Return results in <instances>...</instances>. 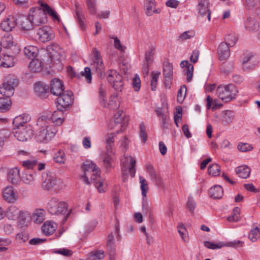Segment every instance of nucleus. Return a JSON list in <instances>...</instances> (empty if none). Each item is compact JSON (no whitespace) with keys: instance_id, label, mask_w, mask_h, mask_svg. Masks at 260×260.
<instances>
[{"instance_id":"nucleus-36","label":"nucleus","mask_w":260,"mask_h":260,"mask_svg":"<svg viewBox=\"0 0 260 260\" xmlns=\"http://www.w3.org/2000/svg\"><path fill=\"white\" fill-rule=\"evenodd\" d=\"M41 6L45 13L48 14L53 19L59 21V18L56 12L52 9L47 4L41 3Z\"/></svg>"},{"instance_id":"nucleus-22","label":"nucleus","mask_w":260,"mask_h":260,"mask_svg":"<svg viewBox=\"0 0 260 260\" xmlns=\"http://www.w3.org/2000/svg\"><path fill=\"white\" fill-rule=\"evenodd\" d=\"M7 179L9 182L14 184L19 183L20 180V171L17 168L8 169Z\"/></svg>"},{"instance_id":"nucleus-52","label":"nucleus","mask_w":260,"mask_h":260,"mask_svg":"<svg viewBox=\"0 0 260 260\" xmlns=\"http://www.w3.org/2000/svg\"><path fill=\"white\" fill-rule=\"evenodd\" d=\"M186 87L185 85H182L178 91L177 94V101L179 103H182L183 101L186 92Z\"/></svg>"},{"instance_id":"nucleus-60","label":"nucleus","mask_w":260,"mask_h":260,"mask_svg":"<svg viewBox=\"0 0 260 260\" xmlns=\"http://www.w3.org/2000/svg\"><path fill=\"white\" fill-rule=\"evenodd\" d=\"M54 252L65 256H71L73 254V252L71 250L64 248L56 249L54 250Z\"/></svg>"},{"instance_id":"nucleus-21","label":"nucleus","mask_w":260,"mask_h":260,"mask_svg":"<svg viewBox=\"0 0 260 260\" xmlns=\"http://www.w3.org/2000/svg\"><path fill=\"white\" fill-rule=\"evenodd\" d=\"M16 59L13 55L3 54L0 56V67L5 68L13 67Z\"/></svg>"},{"instance_id":"nucleus-51","label":"nucleus","mask_w":260,"mask_h":260,"mask_svg":"<svg viewBox=\"0 0 260 260\" xmlns=\"http://www.w3.org/2000/svg\"><path fill=\"white\" fill-rule=\"evenodd\" d=\"M237 41V37L234 35L230 34L225 37V42H223V43H225L230 47H233L235 45Z\"/></svg>"},{"instance_id":"nucleus-2","label":"nucleus","mask_w":260,"mask_h":260,"mask_svg":"<svg viewBox=\"0 0 260 260\" xmlns=\"http://www.w3.org/2000/svg\"><path fill=\"white\" fill-rule=\"evenodd\" d=\"M91 55V68L86 67L84 68V71L81 72L82 75L85 77L88 83L91 82V71L93 74H95L99 77H102L105 72V66L100 52L96 48H93Z\"/></svg>"},{"instance_id":"nucleus-30","label":"nucleus","mask_w":260,"mask_h":260,"mask_svg":"<svg viewBox=\"0 0 260 260\" xmlns=\"http://www.w3.org/2000/svg\"><path fill=\"white\" fill-rule=\"evenodd\" d=\"M24 53L26 57L32 59L36 58L38 56L39 49L36 46L29 45L24 48Z\"/></svg>"},{"instance_id":"nucleus-57","label":"nucleus","mask_w":260,"mask_h":260,"mask_svg":"<svg viewBox=\"0 0 260 260\" xmlns=\"http://www.w3.org/2000/svg\"><path fill=\"white\" fill-rule=\"evenodd\" d=\"M224 247H231L234 248H237L238 247H242L243 245V242L235 240L233 241L223 242Z\"/></svg>"},{"instance_id":"nucleus-40","label":"nucleus","mask_w":260,"mask_h":260,"mask_svg":"<svg viewBox=\"0 0 260 260\" xmlns=\"http://www.w3.org/2000/svg\"><path fill=\"white\" fill-rule=\"evenodd\" d=\"M235 69V63L233 61H226L223 63L221 66V72L226 75L232 73Z\"/></svg>"},{"instance_id":"nucleus-24","label":"nucleus","mask_w":260,"mask_h":260,"mask_svg":"<svg viewBox=\"0 0 260 260\" xmlns=\"http://www.w3.org/2000/svg\"><path fill=\"white\" fill-rule=\"evenodd\" d=\"M121 130L117 131L116 133L108 134L105 136L106 149L108 153H113L114 146V138L117 134L121 132Z\"/></svg>"},{"instance_id":"nucleus-34","label":"nucleus","mask_w":260,"mask_h":260,"mask_svg":"<svg viewBox=\"0 0 260 260\" xmlns=\"http://www.w3.org/2000/svg\"><path fill=\"white\" fill-rule=\"evenodd\" d=\"M223 190L220 185H215L209 190L210 196L214 199H220L223 195Z\"/></svg>"},{"instance_id":"nucleus-26","label":"nucleus","mask_w":260,"mask_h":260,"mask_svg":"<svg viewBox=\"0 0 260 260\" xmlns=\"http://www.w3.org/2000/svg\"><path fill=\"white\" fill-rule=\"evenodd\" d=\"M235 115L233 111L231 110H225L222 111L220 121L222 124L227 125L229 124L234 119Z\"/></svg>"},{"instance_id":"nucleus-18","label":"nucleus","mask_w":260,"mask_h":260,"mask_svg":"<svg viewBox=\"0 0 260 260\" xmlns=\"http://www.w3.org/2000/svg\"><path fill=\"white\" fill-rule=\"evenodd\" d=\"M144 8L145 14L147 16H151L154 13H160V9L156 8V2L155 0H144Z\"/></svg>"},{"instance_id":"nucleus-54","label":"nucleus","mask_w":260,"mask_h":260,"mask_svg":"<svg viewBox=\"0 0 260 260\" xmlns=\"http://www.w3.org/2000/svg\"><path fill=\"white\" fill-rule=\"evenodd\" d=\"M140 136L143 143H146L147 140V134L146 127L143 122L140 124Z\"/></svg>"},{"instance_id":"nucleus-64","label":"nucleus","mask_w":260,"mask_h":260,"mask_svg":"<svg viewBox=\"0 0 260 260\" xmlns=\"http://www.w3.org/2000/svg\"><path fill=\"white\" fill-rule=\"evenodd\" d=\"M54 161L58 164H62L65 162V155L63 152H58L56 156L54 157Z\"/></svg>"},{"instance_id":"nucleus-53","label":"nucleus","mask_w":260,"mask_h":260,"mask_svg":"<svg viewBox=\"0 0 260 260\" xmlns=\"http://www.w3.org/2000/svg\"><path fill=\"white\" fill-rule=\"evenodd\" d=\"M220 169L219 166L217 164H213L208 168V172L209 174H211L214 176H216L219 175Z\"/></svg>"},{"instance_id":"nucleus-45","label":"nucleus","mask_w":260,"mask_h":260,"mask_svg":"<svg viewBox=\"0 0 260 260\" xmlns=\"http://www.w3.org/2000/svg\"><path fill=\"white\" fill-rule=\"evenodd\" d=\"M204 245L206 247L211 249H217L224 247L223 242H222L213 243L206 241L204 242Z\"/></svg>"},{"instance_id":"nucleus-23","label":"nucleus","mask_w":260,"mask_h":260,"mask_svg":"<svg viewBox=\"0 0 260 260\" xmlns=\"http://www.w3.org/2000/svg\"><path fill=\"white\" fill-rule=\"evenodd\" d=\"M230 46L225 43L221 42L217 49L219 59L220 60L226 59L230 56Z\"/></svg>"},{"instance_id":"nucleus-49","label":"nucleus","mask_w":260,"mask_h":260,"mask_svg":"<svg viewBox=\"0 0 260 260\" xmlns=\"http://www.w3.org/2000/svg\"><path fill=\"white\" fill-rule=\"evenodd\" d=\"M33 218L35 223L40 224L44 220L43 211L40 210H37L33 215Z\"/></svg>"},{"instance_id":"nucleus-16","label":"nucleus","mask_w":260,"mask_h":260,"mask_svg":"<svg viewBox=\"0 0 260 260\" xmlns=\"http://www.w3.org/2000/svg\"><path fill=\"white\" fill-rule=\"evenodd\" d=\"M27 214V212L19 210L18 208L14 205L10 206L6 211L7 217L11 220H16L19 218L22 219Z\"/></svg>"},{"instance_id":"nucleus-19","label":"nucleus","mask_w":260,"mask_h":260,"mask_svg":"<svg viewBox=\"0 0 260 260\" xmlns=\"http://www.w3.org/2000/svg\"><path fill=\"white\" fill-rule=\"evenodd\" d=\"M64 90V86L61 81L57 78H54L51 81V93L56 96L60 95Z\"/></svg>"},{"instance_id":"nucleus-33","label":"nucleus","mask_w":260,"mask_h":260,"mask_svg":"<svg viewBox=\"0 0 260 260\" xmlns=\"http://www.w3.org/2000/svg\"><path fill=\"white\" fill-rule=\"evenodd\" d=\"M35 91L38 96L45 98L48 91V87L41 83H38L35 85Z\"/></svg>"},{"instance_id":"nucleus-14","label":"nucleus","mask_w":260,"mask_h":260,"mask_svg":"<svg viewBox=\"0 0 260 260\" xmlns=\"http://www.w3.org/2000/svg\"><path fill=\"white\" fill-rule=\"evenodd\" d=\"M58 96L57 103L63 109L69 107L73 103V93L71 91H65Z\"/></svg>"},{"instance_id":"nucleus-39","label":"nucleus","mask_w":260,"mask_h":260,"mask_svg":"<svg viewBox=\"0 0 260 260\" xmlns=\"http://www.w3.org/2000/svg\"><path fill=\"white\" fill-rule=\"evenodd\" d=\"M13 37L10 34L5 35L1 39V45L5 48H10L13 45Z\"/></svg>"},{"instance_id":"nucleus-37","label":"nucleus","mask_w":260,"mask_h":260,"mask_svg":"<svg viewBox=\"0 0 260 260\" xmlns=\"http://www.w3.org/2000/svg\"><path fill=\"white\" fill-rule=\"evenodd\" d=\"M29 67L32 72H39L42 70L43 64L40 60L36 58L31 59Z\"/></svg>"},{"instance_id":"nucleus-63","label":"nucleus","mask_w":260,"mask_h":260,"mask_svg":"<svg viewBox=\"0 0 260 260\" xmlns=\"http://www.w3.org/2000/svg\"><path fill=\"white\" fill-rule=\"evenodd\" d=\"M238 149L240 151L246 152L251 150L253 149V147L249 144L241 143L238 145Z\"/></svg>"},{"instance_id":"nucleus-35","label":"nucleus","mask_w":260,"mask_h":260,"mask_svg":"<svg viewBox=\"0 0 260 260\" xmlns=\"http://www.w3.org/2000/svg\"><path fill=\"white\" fill-rule=\"evenodd\" d=\"M10 97H2L0 98V112H6L10 109L12 102Z\"/></svg>"},{"instance_id":"nucleus-48","label":"nucleus","mask_w":260,"mask_h":260,"mask_svg":"<svg viewBox=\"0 0 260 260\" xmlns=\"http://www.w3.org/2000/svg\"><path fill=\"white\" fill-rule=\"evenodd\" d=\"M260 235V229L257 227H255L250 231L248 235L249 238L253 242L257 241L258 237Z\"/></svg>"},{"instance_id":"nucleus-38","label":"nucleus","mask_w":260,"mask_h":260,"mask_svg":"<svg viewBox=\"0 0 260 260\" xmlns=\"http://www.w3.org/2000/svg\"><path fill=\"white\" fill-rule=\"evenodd\" d=\"M236 174L242 178H247L249 176L250 169L246 166L238 167L236 170Z\"/></svg>"},{"instance_id":"nucleus-55","label":"nucleus","mask_w":260,"mask_h":260,"mask_svg":"<svg viewBox=\"0 0 260 260\" xmlns=\"http://www.w3.org/2000/svg\"><path fill=\"white\" fill-rule=\"evenodd\" d=\"M113 153H107L103 156V161L104 166L107 168H109L111 166V161L112 159L111 155Z\"/></svg>"},{"instance_id":"nucleus-9","label":"nucleus","mask_w":260,"mask_h":260,"mask_svg":"<svg viewBox=\"0 0 260 260\" xmlns=\"http://www.w3.org/2000/svg\"><path fill=\"white\" fill-rule=\"evenodd\" d=\"M13 133L15 137L18 141L22 142L26 141L30 139L34 135L33 131L30 125L14 128Z\"/></svg>"},{"instance_id":"nucleus-12","label":"nucleus","mask_w":260,"mask_h":260,"mask_svg":"<svg viewBox=\"0 0 260 260\" xmlns=\"http://www.w3.org/2000/svg\"><path fill=\"white\" fill-rule=\"evenodd\" d=\"M121 162L122 164V175L124 176L126 174V171L128 169L129 173L132 177H134L136 173L135 166L136 161L135 159L131 156H125L124 158L121 159Z\"/></svg>"},{"instance_id":"nucleus-58","label":"nucleus","mask_w":260,"mask_h":260,"mask_svg":"<svg viewBox=\"0 0 260 260\" xmlns=\"http://www.w3.org/2000/svg\"><path fill=\"white\" fill-rule=\"evenodd\" d=\"M155 49L151 48L145 53V61L147 64H151L153 61Z\"/></svg>"},{"instance_id":"nucleus-56","label":"nucleus","mask_w":260,"mask_h":260,"mask_svg":"<svg viewBox=\"0 0 260 260\" xmlns=\"http://www.w3.org/2000/svg\"><path fill=\"white\" fill-rule=\"evenodd\" d=\"M147 172L149 173L151 179L155 180L156 181L159 179V176L155 171L153 167L151 165H147L146 167Z\"/></svg>"},{"instance_id":"nucleus-6","label":"nucleus","mask_w":260,"mask_h":260,"mask_svg":"<svg viewBox=\"0 0 260 260\" xmlns=\"http://www.w3.org/2000/svg\"><path fill=\"white\" fill-rule=\"evenodd\" d=\"M47 209L48 212L53 215H62L65 214L68 209L66 202L57 198H52L48 202Z\"/></svg>"},{"instance_id":"nucleus-11","label":"nucleus","mask_w":260,"mask_h":260,"mask_svg":"<svg viewBox=\"0 0 260 260\" xmlns=\"http://www.w3.org/2000/svg\"><path fill=\"white\" fill-rule=\"evenodd\" d=\"M39 118H44L51 126H56L60 125L64 121V116L62 110L59 109L55 111L50 116L43 115Z\"/></svg>"},{"instance_id":"nucleus-46","label":"nucleus","mask_w":260,"mask_h":260,"mask_svg":"<svg viewBox=\"0 0 260 260\" xmlns=\"http://www.w3.org/2000/svg\"><path fill=\"white\" fill-rule=\"evenodd\" d=\"M105 256L103 250H99L91 252L89 254V259L90 260H98L103 259Z\"/></svg>"},{"instance_id":"nucleus-10","label":"nucleus","mask_w":260,"mask_h":260,"mask_svg":"<svg viewBox=\"0 0 260 260\" xmlns=\"http://www.w3.org/2000/svg\"><path fill=\"white\" fill-rule=\"evenodd\" d=\"M108 74V82L112 85L115 90L121 91L123 86V82L121 75L115 70H109Z\"/></svg>"},{"instance_id":"nucleus-42","label":"nucleus","mask_w":260,"mask_h":260,"mask_svg":"<svg viewBox=\"0 0 260 260\" xmlns=\"http://www.w3.org/2000/svg\"><path fill=\"white\" fill-rule=\"evenodd\" d=\"M178 232L182 238V239L185 242H188V237L187 234V231L184 224L182 223H179L177 226Z\"/></svg>"},{"instance_id":"nucleus-32","label":"nucleus","mask_w":260,"mask_h":260,"mask_svg":"<svg viewBox=\"0 0 260 260\" xmlns=\"http://www.w3.org/2000/svg\"><path fill=\"white\" fill-rule=\"evenodd\" d=\"M76 10L75 13L76 15V19L78 22L79 25L81 28L82 30H84L85 28V25L84 23L85 20V16L84 13L81 10V9L79 7L78 4H76Z\"/></svg>"},{"instance_id":"nucleus-29","label":"nucleus","mask_w":260,"mask_h":260,"mask_svg":"<svg viewBox=\"0 0 260 260\" xmlns=\"http://www.w3.org/2000/svg\"><path fill=\"white\" fill-rule=\"evenodd\" d=\"M16 23L13 17L7 18L1 23V28L5 31H10L15 27Z\"/></svg>"},{"instance_id":"nucleus-41","label":"nucleus","mask_w":260,"mask_h":260,"mask_svg":"<svg viewBox=\"0 0 260 260\" xmlns=\"http://www.w3.org/2000/svg\"><path fill=\"white\" fill-rule=\"evenodd\" d=\"M35 176V173H30L28 171H26L23 173L21 180L24 183L26 184H30L34 182Z\"/></svg>"},{"instance_id":"nucleus-61","label":"nucleus","mask_w":260,"mask_h":260,"mask_svg":"<svg viewBox=\"0 0 260 260\" xmlns=\"http://www.w3.org/2000/svg\"><path fill=\"white\" fill-rule=\"evenodd\" d=\"M187 209L192 213L196 207V203L191 197H189L186 203Z\"/></svg>"},{"instance_id":"nucleus-4","label":"nucleus","mask_w":260,"mask_h":260,"mask_svg":"<svg viewBox=\"0 0 260 260\" xmlns=\"http://www.w3.org/2000/svg\"><path fill=\"white\" fill-rule=\"evenodd\" d=\"M218 97L223 102L226 103L236 99L238 93L237 87L232 83L226 85H220L217 89Z\"/></svg>"},{"instance_id":"nucleus-20","label":"nucleus","mask_w":260,"mask_h":260,"mask_svg":"<svg viewBox=\"0 0 260 260\" xmlns=\"http://www.w3.org/2000/svg\"><path fill=\"white\" fill-rule=\"evenodd\" d=\"M30 119L31 117L29 114L24 113L15 117L13 119V124L15 128L25 127L26 125H28L26 123L28 122Z\"/></svg>"},{"instance_id":"nucleus-50","label":"nucleus","mask_w":260,"mask_h":260,"mask_svg":"<svg viewBox=\"0 0 260 260\" xmlns=\"http://www.w3.org/2000/svg\"><path fill=\"white\" fill-rule=\"evenodd\" d=\"M140 183L141 184V189L143 197L146 196L147 192L148 190V184L146 179L142 176L139 177Z\"/></svg>"},{"instance_id":"nucleus-1","label":"nucleus","mask_w":260,"mask_h":260,"mask_svg":"<svg viewBox=\"0 0 260 260\" xmlns=\"http://www.w3.org/2000/svg\"><path fill=\"white\" fill-rule=\"evenodd\" d=\"M84 174L81 177L83 182L89 185L93 182L100 192H104L107 184L100 175V170L96 165L91 160H86L83 164Z\"/></svg>"},{"instance_id":"nucleus-3","label":"nucleus","mask_w":260,"mask_h":260,"mask_svg":"<svg viewBox=\"0 0 260 260\" xmlns=\"http://www.w3.org/2000/svg\"><path fill=\"white\" fill-rule=\"evenodd\" d=\"M37 126L35 139L39 143H47L54 137L57 132L55 126L48 124L44 118L38 119Z\"/></svg>"},{"instance_id":"nucleus-47","label":"nucleus","mask_w":260,"mask_h":260,"mask_svg":"<svg viewBox=\"0 0 260 260\" xmlns=\"http://www.w3.org/2000/svg\"><path fill=\"white\" fill-rule=\"evenodd\" d=\"M160 74V73L159 72H152L151 73V86L152 90H155Z\"/></svg>"},{"instance_id":"nucleus-5","label":"nucleus","mask_w":260,"mask_h":260,"mask_svg":"<svg viewBox=\"0 0 260 260\" xmlns=\"http://www.w3.org/2000/svg\"><path fill=\"white\" fill-rule=\"evenodd\" d=\"M18 84V80L12 74L6 76L0 85V93L6 96L11 97L14 93L15 88Z\"/></svg>"},{"instance_id":"nucleus-13","label":"nucleus","mask_w":260,"mask_h":260,"mask_svg":"<svg viewBox=\"0 0 260 260\" xmlns=\"http://www.w3.org/2000/svg\"><path fill=\"white\" fill-rule=\"evenodd\" d=\"M38 39L43 43L47 42L54 38V34L52 29L45 26L39 28L37 31Z\"/></svg>"},{"instance_id":"nucleus-28","label":"nucleus","mask_w":260,"mask_h":260,"mask_svg":"<svg viewBox=\"0 0 260 260\" xmlns=\"http://www.w3.org/2000/svg\"><path fill=\"white\" fill-rule=\"evenodd\" d=\"M57 224L52 221H46L42 226L43 232L46 235L52 234L56 230Z\"/></svg>"},{"instance_id":"nucleus-44","label":"nucleus","mask_w":260,"mask_h":260,"mask_svg":"<svg viewBox=\"0 0 260 260\" xmlns=\"http://www.w3.org/2000/svg\"><path fill=\"white\" fill-rule=\"evenodd\" d=\"M96 0H86V4L91 15H96L97 11Z\"/></svg>"},{"instance_id":"nucleus-7","label":"nucleus","mask_w":260,"mask_h":260,"mask_svg":"<svg viewBox=\"0 0 260 260\" xmlns=\"http://www.w3.org/2000/svg\"><path fill=\"white\" fill-rule=\"evenodd\" d=\"M99 93L100 102L103 107L111 109H117L119 107V100L117 94L112 95L110 98L109 103H107V91L105 86L101 85Z\"/></svg>"},{"instance_id":"nucleus-59","label":"nucleus","mask_w":260,"mask_h":260,"mask_svg":"<svg viewBox=\"0 0 260 260\" xmlns=\"http://www.w3.org/2000/svg\"><path fill=\"white\" fill-rule=\"evenodd\" d=\"M133 87L136 91H138L141 87V81L138 75H136L132 81Z\"/></svg>"},{"instance_id":"nucleus-31","label":"nucleus","mask_w":260,"mask_h":260,"mask_svg":"<svg viewBox=\"0 0 260 260\" xmlns=\"http://www.w3.org/2000/svg\"><path fill=\"white\" fill-rule=\"evenodd\" d=\"M18 21L19 24L23 29L29 30L32 28L33 24L29 16L28 17L24 16L20 17Z\"/></svg>"},{"instance_id":"nucleus-17","label":"nucleus","mask_w":260,"mask_h":260,"mask_svg":"<svg viewBox=\"0 0 260 260\" xmlns=\"http://www.w3.org/2000/svg\"><path fill=\"white\" fill-rule=\"evenodd\" d=\"M43 181L42 187L44 189L49 190L56 184V178L55 175L51 173H46L43 176Z\"/></svg>"},{"instance_id":"nucleus-27","label":"nucleus","mask_w":260,"mask_h":260,"mask_svg":"<svg viewBox=\"0 0 260 260\" xmlns=\"http://www.w3.org/2000/svg\"><path fill=\"white\" fill-rule=\"evenodd\" d=\"M181 68H185L184 73L187 76V81L189 82L191 81L192 78L193 66L192 64L190 63L187 60H183L180 63Z\"/></svg>"},{"instance_id":"nucleus-62","label":"nucleus","mask_w":260,"mask_h":260,"mask_svg":"<svg viewBox=\"0 0 260 260\" xmlns=\"http://www.w3.org/2000/svg\"><path fill=\"white\" fill-rule=\"evenodd\" d=\"M16 240L20 242H25L28 239V235L24 232L18 233L16 236Z\"/></svg>"},{"instance_id":"nucleus-25","label":"nucleus","mask_w":260,"mask_h":260,"mask_svg":"<svg viewBox=\"0 0 260 260\" xmlns=\"http://www.w3.org/2000/svg\"><path fill=\"white\" fill-rule=\"evenodd\" d=\"M3 196L4 199L9 203H13L18 199L13 187L11 186H7L4 189Z\"/></svg>"},{"instance_id":"nucleus-8","label":"nucleus","mask_w":260,"mask_h":260,"mask_svg":"<svg viewBox=\"0 0 260 260\" xmlns=\"http://www.w3.org/2000/svg\"><path fill=\"white\" fill-rule=\"evenodd\" d=\"M33 25L39 26L45 24L47 22L46 14L43 9L34 8L30 10L28 15Z\"/></svg>"},{"instance_id":"nucleus-43","label":"nucleus","mask_w":260,"mask_h":260,"mask_svg":"<svg viewBox=\"0 0 260 260\" xmlns=\"http://www.w3.org/2000/svg\"><path fill=\"white\" fill-rule=\"evenodd\" d=\"M163 72L165 78L170 79L173 75L172 65L168 62H165L163 67Z\"/></svg>"},{"instance_id":"nucleus-15","label":"nucleus","mask_w":260,"mask_h":260,"mask_svg":"<svg viewBox=\"0 0 260 260\" xmlns=\"http://www.w3.org/2000/svg\"><path fill=\"white\" fill-rule=\"evenodd\" d=\"M209 5V0H199L197 9L199 14L201 17L210 21L211 12Z\"/></svg>"}]
</instances>
